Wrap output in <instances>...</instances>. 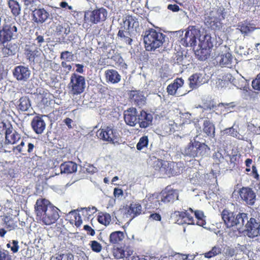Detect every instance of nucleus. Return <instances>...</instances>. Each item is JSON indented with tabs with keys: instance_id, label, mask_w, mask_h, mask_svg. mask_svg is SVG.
<instances>
[{
	"instance_id": "de8ad7c7",
	"label": "nucleus",
	"mask_w": 260,
	"mask_h": 260,
	"mask_svg": "<svg viewBox=\"0 0 260 260\" xmlns=\"http://www.w3.org/2000/svg\"><path fill=\"white\" fill-rule=\"evenodd\" d=\"M136 21L135 18L131 15H127L125 16V19L123 20V26L122 27H126L128 29L130 27L133 28L134 26V24Z\"/></svg>"
},
{
	"instance_id": "412c9836",
	"label": "nucleus",
	"mask_w": 260,
	"mask_h": 260,
	"mask_svg": "<svg viewBox=\"0 0 260 260\" xmlns=\"http://www.w3.org/2000/svg\"><path fill=\"white\" fill-rule=\"evenodd\" d=\"M126 214L127 217L133 219L143 213L142 206L140 203L137 202L131 203L129 206L126 207Z\"/></svg>"
},
{
	"instance_id": "aec40b11",
	"label": "nucleus",
	"mask_w": 260,
	"mask_h": 260,
	"mask_svg": "<svg viewBox=\"0 0 260 260\" xmlns=\"http://www.w3.org/2000/svg\"><path fill=\"white\" fill-rule=\"evenodd\" d=\"M43 116H44L38 114L31 121V128L36 134H42L46 128V123L43 119Z\"/></svg>"
},
{
	"instance_id": "b1692460",
	"label": "nucleus",
	"mask_w": 260,
	"mask_h": 260,
	"mask_svg": "<svg viewBox=\"0 0 260 260\" xmlns=\"http://www.w3.org/2000/svg\"><path fill=\"white\" fill-rule=\"evenodd\" d=\"M105 80L108 83L115 84L121 80L119 73L114 69H108L105 72Z\"/></svg>"
},
{
	"instance_id": "423d86ee",
	"label": "nucleus",
	"mask_w": 260,
	"mask_h": 260,
	"mask_svg": "<svg viewBox=\"0 0 260 260\" xmlns=\"http://www.w3.org/2000/svg\"><path fill=\"white\" fill-rule=\"evenodd\" d=\"M0 127H3L5 136V143L6 144L14 145L17 144L21 139V136L16 130L14 129L12 125L10 122L2 121L0 123Z\"/></svg>"
},
{
	"instance_id": "f8f14e48",
	"label": "nucleus",
	"mask_w": 260,
	"mask_h": 260,
	"mask_svg": "<svg viewBox=\"0 0 260 260\" xmlns=\"http://www.w3.org/2000/svg\"><path fill=\"white\" fill-rule=\"evenodd\" d=\"M158 193L161 203L164 204H172L178 200V191L168 186Z\"/></svg>"
},
{
	"instance_id": "5fc2aeb1",
	"label": "nucleus",
	"mask_w": 260,
	"mask_h": 260,
	"mask_svg": "<svg viewBox=\"0 0 260 260\" xmlns=\"http://www.w3.org/2000/svg\"><path fill=\"white\" fill-rule=\"evenodd\" d=\"M213 159L216 164L219 165L222 162L224 159V157L221 153L218 151L215 152L213 154Z\"/></svg>"
},
{
	"instance_id": "a878e982",
	"label": "nucleus",
	"mask_w": 260,
	"mask_h": 260,
	"mask_svg": "<svg viewBox=\"0 0 260 260\" xmlns=\"http://www.w3.org/2000/svg\"><path fill=\"white\" fill-rule=\"evenodd\" d=\"M25 54L27 59L30 62H34L36 57L40 54L39 49L38 47L32 44L31 45H26L25 49Z\"/></svg>"
},
{
	"instance_id": "7ed1b4c3",
	"label": "nucleus",
	"mask_w": 260,
	"mask_h": 260,
	"mask_svg": "<svg viewBox=\"0 0 260 260\" xmlns=\"http://www.w3.org/2000/svg\"><path fill=\"white\" fill-rule=\"evenodd\" d=\"M153 168L160 177L166 178L176 176L180 174L181 170L178 164L158 159L153 162Z\"/></svg>"
},
{
	"instance_id": "e2e57ef3",
	"label": "nucleus",
	"mask_w": 260,
	"mask_h": 260,
	"mask_svg": "<svg viewBox=\"0 0 260 260\" xmlns=\"http://www.w3.org/2000/svg\"><path fill=\"white\" fill-rule=\"evenodd\" d=\"M6 226L9 229V230L15 229L17 227L16 223H15L12 219H9L8 220L5 221Z\"/></svg>"
},
{
	"instance_id": "c85d7f7f",
	"label": "nucleus",
	"mask_w": 260,
	"mask_h": 260,
	"mask_svg": "<svg viewBox=\"0 0 260 260\" xmlns=\"http://www.w3.org/2000/svg\"><path fill=\"white\" fill-rule=\"evenodd\" d=\"M203 132L206 136L214 138L215 136V125L209 119L205 120L203 124Z\"/></svg>"
},
{
	"instance_id": "a211bd4d",
	"label": "nucleus",
	"mask_w": 260,
	"mask_h": 260,
	"mask_svg": "<svg viewBox=\"0 0 260 260\" xmlns=\"http://www.w3.org/2000/svg\"><path fill=\"white\" fill-rule=\"evenodd\" d=\"M241 199L247 204L252 205L255 203V194L253 190L248 187H243L239 191Z\"/></svg>"
},
{
	"instance_id": "a19ab883",
	"label": "nucleus",
	"mask_w": 260,
	"mask_h": 260,
	"mask_svg": "<svg viewBox=\"0 0 260 260\" xmlns=\"http://www.w3.org/2000/svg\"><path fill=\"white\" fill-rule=\"evenodd\" d=\"M211 49L207 47H200V48L196 51V55L199 59L205 60L210 56Z\"/></svg>"
},
{
	"instance_id": "4be33fe9",
	"label": "nucleus",
	"mask_w": 260,
	"mask_h": 260,
	"mask_svg": "<svg viewBox=\"0 0 260 260\" xmlns=\"http://www.w3.org/2000/svg\"><path fill=\"white\" fill-rule=\"evenodd\" d=\"M152 115L142 110L138 116V123L141 128H147L152 125Z\"/></svg>"
},
{
	"instance_id": "4468645a",
	"label": "nucleus",
	"mask_w": 260,
	"mask_h": 260,
	"mask_svg": "<svg viewBox=\"0 0 260 260\" xmlns=\"http://www.w3.org/2000/svg\"><path fill=\"white\" fill-rule=\"evenodd\" d=\"M124 120L125 123L130 126H135L138 123V116L137 109L131 107L124 111Z\"/></svg>"
},
{
	"instance_id": "ea45409f",
	"label": "nucleus",
	"mask_w": 260,
	"mask_h": 260,
	"mask_svg": "<svg viewBox=\"0 0 260 260\" xmlns=\"http://www.w3.org/2000/svg\"><path fill=\"white\" fill-rule=\"evenodd\" d=\"M202 74L196 73L192 75L189 78V86L191 88H195L198 86L202 84Z\"/></svg>"
},
{
	"instance_id": "473e14b6",
	"label": "nucleus",
	"mask_w": 260,
	"mask_h": 260,
	"mask_svg": "<svg viewBox=\"0 0 260 260\" xmlns=\"http://www.w3.org/2000/svg\"><path fill=\"white\" fill-rule=\"evenodd\" d=\"M61 173L71 174L77 171V164L72 161H66L62 163L60 167Z\"/></svg>"
},
{
	"instance_id": "58836bf2",
	"label": "nucleus",
	"mask_w": 260,
	"mask_h": 260,
	"mask_svg": "<svg viewBox=\"0 0 260 260\" xmlns=\"http://www.w3.org/2000/svg\"><path fill=\"white\" fill-rule=\"evenodd\" d=\"M17 46L14 44H8L2 49L4 57H8L14 55L16 52Z\"/></svg>"
},
{
	"instance_id": "4d7b16f0",
	"label": "nucleus",
	"mask_w": 260,
	"mask_h": 260,
	"mask_svg": "<svg viewBox=\"0 0 260 260\" xmlns=\"http://www.w3.org/2000/svg\"><path fill=\"white\" fill-rule=\"evenodd\" d=\"M56 260H74V256L70 253H62L57 256Z\"/></svg>"
},
{
	"instance_id": "f03ea898",
	"label": "nucleus",
	"mask_w": 260,
	"mask_h": 260,
	"mask_svg": "<svg viewBox=\"0 0 260 260\" xmlns=\"http://www.w3.org/2000/svg\"><path fill=\"white\" fill-rule=\"evenodd\" d=\"M166 35L159 31L152 28L144 32L143 40L146 50L154 51L162 46L165 41Z\"/></svg>"
},
{
	"instance_id": "f704fd0d",
	"label": "nucleus",
	"mask_w": 260,
	"mask_h": 260,
	"mask_svg": "<svg viewBox=\"0 0 260 260\" xmlns=\"http://www.w3.org/2000/svg\"><path fill=\"white\" fill-rule=\"evenodd\" d=\"M8 6L14 16L17 17L20 14L21 8L19 2L16 0H9Z\"/></svg>"
},
{
	"instance_id": "bf43d9fd",
	"label": "nucleus",
	"mask_w": 260,
	"mask_h": 260,
	"mask_svg": "<svg viewBox=\"0 0 260 260\" xmlns=\"http://www.w3.org/2000/svg\"><path fill=\"white\" fill-rule=\"evenodd\" d=\"M73 55L72 52L68 51H63L60 54V59H64L68 61H70L72 59Z\"/></svg>"
},
{
	"instance_id": "09e8293b",
	"label": "nucleus",
	"mask_w": 260,
	"mask_h": 260,
	"mask_svg": "<svg viewBox=\"0 0 260 260\" xmlns=\"http://www.w3.org/2000/svg\"><path fill=\"white\" fill-rule=\"evenodd\" d=\"M89 245L92 251L94 252L100 253L102 250V244L97 241H90Z\"/></svg>"
},
{
	"instance_id": "052dcab7",
	"label": "nucleus",
	"mask_w": 260,
	"mask_h": 260,
	"mask_svg": "<svg viewBox=\"0 0 260 260\" xmlns=\"http://www.w3.org/2000/svg\"><path fill=\"white\" fill-rule=\"evenodd\" d=\"M236 249L234 248H232L230 247H228L225 249V251L224 252V256L227 257H233L235 255H236Z\"/></svg>"
},
{
	"instance_id": "393cba45",
	"label": "nucleus",
	"mask_w": 260,
	"mask_h": 260,
	"mask_svg": "<svg viewBox=\"0 0 260 260\" xmlns=\"http://www.w3.org/2000/svg\"><path fill=\"white\" fill-rule=\"evenodd\" d=\"M124 239V234L121 231L112 232L109 236V243L113 247L121 245Z\"/></svg>"
},
{
	"instance_id": "13d9d810",
	"label": "nucleus",
	"mask_w": 260,
	"mask_h": 260,
	"mask_svg": "<svg viewBox=\"0 0 260 260\" xmlns=\"http://www.w3.org/2000/svg\"><path fill=\"white\" fill-rule=\"evenodd\" d=\"M252 87L255 90L260 91V73L252 82Z\"/></svg>"
},
{
	"instance_id": "338daca9",
	"label": "nucleus",
	"mask_w": 260,
	"mask_h": 260,
	"mask_svg": "<svg viewBox=\"0 0 260 260\" xmlns=\"http://www.w3.org/2000/svg\"><path fill=\"white\" fill-rule=\"evenodd\" d=\"M12 246L11 247V250L13 253H15L18 251L19 246L18 241L17 240H12Z\"/></svg>"
},
{
	"instance_id": "20e7f679",
	"label": "nucleus",
	"mask_w": 260,
	"mask_h": 260,
	"mask_svg": "<svg viewBox=\"0 0 260 260\" xmlns=\"http://www.w3.org/2000/svg\"><path fill=\"white\" fill-rule=\"evenodd\" d=\"M221 216L227 228L236 227L238 230L243 226L245 220L248 219L246 213H239L236 214L234 212L226 209L222 210Z\"/></svg>"
},
{
	"instance_id": "bb28decb",
	"label": "nucleus",
	"mask_w": 260,
	"mask_h": 260,
	"mask_svg": "<svg viewBox=\"0 0 260 260\" xmlns=\"http://www.w3.org/2000/svg\"><path fill=\"white\" fill-rule=\"evenodd\" d=\"M237 26V29L244 36L248 35L256 29L254 24L250 23L247 20L239 22Z\"/></svg>"
},
{
	"instance_id": "9b49d317",
	"label": "nucleus",
	"mask_w": 260,
	"mask_h": 260,
	"mask_svg": "<svg viewBox=\"0 0 260 260\" xmlns=\"http://www.w3.org/2000/svg\"><path fill=\"white\" fill-rule=\"evenodd\" d=\"M17 31V28L12 24L4 25L0 29V45H4L14 39Z\"/></svg>"
},
{
	"instance_id": "49530a36",
	"label": "nucleus",
	"mask_w": 260,
	"mask_h": 260,
	"mask_svg": "<svg viewBox=\"0 0 260 260\" xmlns=\"http://www.w3.org/2000/svg\"><path fill=\"white\" fill-rule=\"evenodd\" d=\"M232 55L230 52H226L220 56L219 63L221 65L231 64L232 62Z\"/></svg>"
},
{
	"instance_id": "680f3d73",
	"label": "nucleus",
	"mask_w": 260,
	"mask_h": 260,
	"mask_svg": "<svg viewBox=\"0 0 260 260\" xmlns=\"http://www.w3.org/2000/svg\"><path fill=\"white\" fill-rule=\"evenodd\" d=\"M96 211V208L94 207L92 208H84L82 209L83 214L85 213L86 216H90Z\"/></svg>"
},
{
	"instance_id": "603ef678",
	"label": "nucleus",
	"mask_w": 260,
	"mask_h": 260,
	"mask_svg": "<svg viewBox=\"0 0 260 260\" xmlns=\"http://www.w3.org/2000/svg\"><path fill=\"white\" fill-rule=\"evenodd\" d=\"M0 260H13L10 252L4 248L0 249Z\"/></svg>"
},
{
	"instance_id": "37998d69",
	"label": "nucleus",
	"mask_w": 260,
	"mask_h": 260,
	"mask_svg": "<svg viewBox=\"0 0 260 260\" xmlns=\"http://www.w3.org/2000/svg\"><path fill=\"white\" fill-rule=\"evenodd\" d=\"M97 220L100 223L107 226L111 221V217L108 213L101 212L98 216Z\"/></svg>"
},
{
	"instance_id": "c756f323",
	"label": "nucleus",
	"mask_w": 260,
	"mask_h": 260,
	"mask_svg": "<svg viewBox=\"0 0 260 260\" xmlns=\"http://www.w3.org/2000/svg\"><path fill=\"white\" fill-rule=\"evenodd\" d=\"M184 84V80L181 78H177L173 83L168 85L167 91L168 94L175 95L177 89L182 87Z\"/></svg>"
},
{
	"instance_id": "dca6fc26",
	"label": "nucleus",
	"mask_w": 260,
	"mask_h": 260,
	"mask_svg": "<svg viewBox=\"0 0 260 260\" xmlns=\"http://www.w3.org/2000/svg\"><path fill=\"white\" fill-rule=\"evenodd\" d=\"M245 230L249 237L253 238L260 234V222L255 218H251L245 225Z\"/></svg>"
},
{
	"instance_id": "0eeeda50",
	"label": "nucleus",
	"mask_w": 260,
	"mask_h": 260,
	"mask_svg": "<svg viewBox=\"0 0 260 260\" xmlns=\"http://www.w3.org/2000/svg\"><path fill=\"white\" fill-rule=\"evenodd\" d=\"M107 16V10L104 7H101L85 13L84 20L88 23L96 24L105 21Z\"/></svg>"
},
{
	"instance_id": "ddd939ff",
	"label": "nucleus",
	"mask_w": 260,
	"mask_h": 260,
	"mask_svg": "<svg viewBox=\"0 0 260 260\" xmlns=\"http://www.w3.org/2000/svg\"><path fill=\"white\" fill-rule=\"evenodd\" d=\"M193 212L194 211L191 208H189L184 211H175V214L177 217V221L178 223L194 224Z\"/></svg>"
},
{
	"instance_id": "9d476101",
	"label": "nucleus",
	"mask_w": 260,
	"mask_h": 260,
	"mask_svg": "<svg viewBox=\"0 0 260 260\" xmlns=\"http://www.w3.org/2000/svg\"><path fill=\"white\" fill-rule=\"evenodd\" d=\"M98 132L99 136L101 139L109 142L114 143L119 137L118 131L113 125H109L100 129Z\"/></svg>"
},
{
	"instance_id": "5701e85b",
	"label": "nucleus",
	"mask_w": 260,
	"mask_h": 260,
	"mask_svg": "<svg viewBox=\"0 0 260 260\" xmlns=\"http://www.w3.org/2000/svg\"><path fill=\"white\" fill-rule=\"evenodd\" d=\"M53 31L55 35L64 39L65 37L70 32V27L66 23L55 22Z\"/></svg>"
},
{
	"instance_id": "f257e3e1",
	"label": "nucleus",
	"mask_w": 260,
	"mask_h": 260,
	"mask_svg": "<svg viewBox=\"0 0 260 260\" xmlns=\"http://www.w3.org/2000/svg\"><path fill=\"white\" fill-rule=\"evenodd\" d=\"M35 211L37 219L46 225L55 223L59 217V209L46 199H37L35 205Z\"/></svg>"
},
{
	"instance_id": "4c0bfd02",
	"label": "nucleus",
	"mask_w": 260,
	"mask_h": 260,
	"mask_svg": "<svg viewBox=\"0 0 260 260\" xmlns=\"http://www.w3.org/2000/svg\"><path fill=\"white\" fill-rule=\"evenodd\" d=\"M198 145V154L197 157H205L207 156L210 150V147L205 143H201L199 141L196 143Z\"/></svg>"
},
{
	"instance_id": "2eb2a0df",
	"label": "nucleus",
	"mask_w": 260,
	"mask_h": 260,
	"mask_svg": "<svg viewBox=\"0 0 260 260\" xmlns=\"http://www.w3.org/2000/svg\"><path fill=\"white\" fill-rule=\"evenodd\" d=\"M50 14L44 8H35L32 12V20L37 24H42L49 19Z\"/></svg>"
},
{
	"instance_id": "79ce46f5",
	"label": "nucleus",
	"mask_w": 260,
	"mask_h": 260,
	"mask_svg": "<svg viewBox=\"0 0 260 260\" xmlns=\"http://www.w3.org/2000/svg\"><path fill=\"white\" fill-rule=\"evenodd\" d=\"M221 252L222 248L221 246L219 245H216L213 246L210 251L205 252L203 254L205 258H211L221 254Z\"/></svg>"
},
{
	"instance_id": "7c9ffc66",
	"label": "nucleus",
	"mask_w": 260,
	"mask_h": 260,
	"mask_svg": "<svg viewBox=\"0 0 260 260\" xmlns=\"http://www.w3.org/2000/svg\"><path fill=\"white\" fill-rule=\"evenodd\" d=\"M117 37L128 45H131L133 41L129 29L126 27L121 26L117 34Z\"/></svg>"
},
{
	"instance_id": "cd10ccee",
	"label": "nucleus",
	"mask_w": 260,
	"mask_h": 260,
	"mask_svg": "<svg viewBox=\"0 0 260 260\" xmlns=\"http://www.w3.org/2000/svg\"><path fill=\"white\" fill-rule=\"evenodd\" d=\"M125 245L124 246L120 247H113L112 253L114 257L116 259L123 258L124 257H128L133 253V251L129 250L128 251L124 249Z\"/></svg>"
},
{
	"instance_id": "6e6552de",
	"label": "nucleus",
	"mask_w": 260,
	"mask_h": 260,
	"mask_svg": "<svg viewBox=\"0 0 260 260\" xmlns=\"http://www.w3.org/2000/svg\"><path fill=\"white\" fill-rule=\"evenodd\" d=\"M200 35V30L196 26H189L185 36L181 40V43L185 47L194 46L196 44L197 38Z\"/></svg>"
},
{
	"instance_id": "8fccbe9b",
	"label": "nucleus",
	"mask_w": 260,
	"mask_h": 260,
	"mask_svg": "<svg viewBox=\"0 0 260 260\" xmlns=\"http://www.w3.org/2000/svg\"><path fill=\"white\" fill-rule=\"evenodd\" d=\"M113 60L115 62V64L120 68H126V64L123 59L119 54H115L112 57Z\"/></svg>"
},
{
	"instance_id": "c03bdc74",
	"label": "nucleus",
	"mask_w": 260,
	"mask_h": 260,
	"mask_svg": "<svg viewBox=\"0 0 260 260\" xmlns=\"http://www.w3.org/2000/svg\"><path fill=\"white\" fill-rule=\"evenodd\" d=\"M30 102L27 96H22L19 99L18 108L21 111H26L30 107Z\"/></svg>"
},
{
	"instance_id": "864d4df0",
	"label": "nucleus",
	"mask_w": 260,
	"mask_h": 260,
	"mask_svg": "<svg viewBox=\"0 0 260 260\" xmlns=\"http://www.w3.org/2000/svg\"><path fill=\"white\" fill-rule=\"evenodd\" d=\"M72 214L74 215V219H72L74 221L75 225L76 227H79L82 223V220L79 213L76 212H72Z\"/></svg>"
},
{
	"instance_id": "a18cd8bd",
	"label": "nucleus",
	"mask_w": 260,
	"mask_h": 260,
	"mask_svg": "<svg viewBox=\"0 0 260 260\" xmlns=\"http://www.w3.org/2000/svg\"><path fill=\"white\" fill-rule=\"evenodd\" d=\"M52 95L49 92H44L41 94L40 104L44 107H48L51 105L52 101Z\"/></svg>"
},
{
	"instance_id": "0e129e2a",
	"label": "nucleus",
	"mask_w": 260,
	"mask_h": 260,
	"mask_svg": "<svg viewBox=\"0 0 260 260\" xmlns=\"http://www.w3.org/2000/svg\"><path fill=\"white\" fill-rule=\"evenodd\" d=\"M240 156L237 154H233L230 156V161L234 166L238 165L239 162Z\"/></svg>"
},
{
	"instance_id": "39448f33",
	"label": "nucleus",
	"mask_w": 260,
	"mask_h": 260,
	"mask_svg": "<svg viewBox=\"0 0 260 260\" xmlns=\"http://www.w3.org/2000/svg\"><path fill=\"white\" fill-rule=\"evenodd\" d=\"M86 87L85 77L76 73H73L68 84L70 92L73 95L83 93Z\"/></svg>"
},
{
	"instance_id": "6e6d98bb",
	"label": "nucleus",
	"mask_w": 260,
	"mask_h": 260,
	"mask_svg": "<svg viewBox=\"0 0 260 260\" xmlns=\"http://www.w3.org/2000/svg\"><path fill=\"white\" fill-rule=\"evenodd\" d=\"M224 133L225 134H228L229 135H230V136L233 137L240 139V135L237 131V130L233 128V127H230L229 128L225 129L224 130Z\"/></svg>"
},
{
	"instance_id": "774afa93",
	"label": "nucleus",
	"mask_w": 260,
	"mask_h": 260,
	"mask_svg": "<svg viewBox=\"0 0 260 260\" xmlns=\"http://www.w3.org/2000/svg\"><path fill=\"white\" fill-rule=\"evenodd\" d=\"M149 219H152L155 221H160L161 217L160 214L158 213L151 212V214L149 216Z\"/></svg>"
},
{
	"instance_id": "6ab92c4d",
	"label": "nucleus",
	"mask_w": 260,
	"mask_h": 260,
	"mask_svg": "<svg viewBox=\"0 0 260 260\" xmlns=\"http://www.w3.org/2000/svg\"><path fill=\"white\" fill-rule=\"evenodd\" d=\"M128 96L131 102L136 106L141 107L146 103V98L140 90H131Z\"/></svg>"
},
{
	"instance_id": "72a5a7b5",
	"label": "nucleus",
	"mask_w": 260,
	"mask_h": 260,
	"mask_svg": "<svg viewBox=\"0 0 260 260\" xmlns=\"http://www.w3.org/2000/svg\"><path fill=\"white\" fill-rule=\"evenodd\" d=\"M199 47H207L211 49L213 47V39L209 34H206L203 36H199Z\"/></svg>"
},
{
	"instance_id": "1a4fd4ad",
	"label": "nucleus",
	"mask_w": 260,
	"mask_h": 260,
	"mask_svg": "<svg viewBox=\"0 0 260 260\" xmlns=\"http://www.w3.org/2000/svg\"><path fill=\"white\" fill-rule=\"evenodd\" d=\"M159 193L155 192L146 196L143 200L144 206L146 210L149 213L154 212L158 209V206L160 205Z\"/></svg>"
},
{
	"instance_id": "3c124183",
	"label": "nucleus",
	"mask_w": 260,
	"mask_h": 260,
	"mask_svg": "<svg viewBox=\"0 0 260 260\" xmlns=\"http://www.w3.org/2000/svg\"><path fill=\"white\" fill-rule=\"evenodd\" d=\"M148 144V139L147 136H143L137 143L136 147L139 150H142L145 147H147Z\"/></svg>"
},
{
	"instance_id": "69168bd1",
	"label": "nucleus",
	"mask_w": 260,
	"mask_h": 260,
	"mask_svg": "<svg viewBox=\"0 0 260 260\" xmlns=\"http://www.w3.org/2000/svg\"><path fill=\"white\" fill-rule=\"evenodd\" d=\"M25 142L26 140L24 138H23L21 143L19 145L16 146L14 147V149H16L19 153H22L23 152V148L25 146Z\"/></svg>"
},
{
	"instance_id": "c9c22d12",
	"label": "nucleus",
	"mask_w": 260,
	"mask_h": 260,
	"mask_svg": "<svg viewBox=\"0 0 260 260\" xmlns=\"http://www.w3.org/2000/svg\"><path fill=\"white\" fill-rule=\"evenodd\" d=\"M206 20V25H208L211 29L219 30L221 27V23L218 18L209 16Z\"/></svg>"
},
{
	"instance_id": "e433bc0d",
	"label": "nucleus",
	"mask_w": 260,
	"mask_h": 260,
	"mask_svg": "<svg viewBox=\"0 0 260 260\" xmlns=\"http://www.w3.org/2000/svg\"><path fill=\"white\" fill-rule=\"evenodd\" d=\"M194 224L203 226L206 224L205 216L202 211L196 210L193 212Z\"/></svg>"
},
{
	"instance_id": "f3484780",
	"label": "nucleus",
	"mask_w": 260,
	"mask_h": 260,
	"mask_svg": "<svg viewBox=\"0 0 260 260\" xmlns=\"http://www.w3.org/2000/svg\"><path fill=\"white\" fill-rule=\"evenodd\" d=\"M13 75L18 81H26L30 77V71L23 66H18L13 70Z\"/></svg>"
},
{
	"instance_id": "2f4dec72",
	"label": "nucleus",
	"mask_w": 260,
	"mask_h": 260,
	"mask_svg": "<svg viewBox=\"0 0 260 260\" xmlns=\"http://www.w3.org/2000/svg\"><path fill=\"white\" fill-rule=\"evenodd\" d=\"M197 142H198V141L195 140L190 141L184 149L185 155L194 158L197 156L198 145Z\"/></svg>"
}]
</instances>
